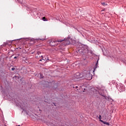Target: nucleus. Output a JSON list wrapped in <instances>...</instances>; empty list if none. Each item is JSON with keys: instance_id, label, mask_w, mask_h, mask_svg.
<instances>
[{"instance_id": "f03ea898", "label": "nucleus", "mask_w": 126, "mask_h": 126, "mask_svg": "<svg viewBox=\"0 0 126 126\" xmlns=\"http://www.w3.org/2000/svg\"><path fill=\"white\" fill-rule=\"evenodd\" d=\"M63 41V40L59 39L56 40L55 41H51L50 42L51 46H57L59 43H62V42Z\"/></svg>"}, {"instance_id": "2eb2a0df", "label": "nucleus", "mask_w": 126, "mask_h": 126, "mask_svg": "<svg viewBox=\"0 0 126 126\" xmlns=\"http://www.w3.org/2000/svg\"><path fill=\"white\" fill-rule=\"evenodd\" d=\"M11 70H15V68L12 67V68H11Z\"/></svg>"}, {"instance_id": "0eeeda50", "label": "nucleus", "mask_w": 126, "mask_h": 126, "mask_svg": "<svg viewBox=\"0 0 126 126\" xmlns=\"http://www.w3.org/2000/svg\"><path fill=\"white\" fill-rule=\"evenodd\" d=\"M100 122L101 123H103V124H104V125H106L107 126H109L110 125V124L109 123H108V122H104L102 120H100Z\"/></svg>"}, {"instance_id": "7ed1b4c3", "label": "nucleus", "mask_w": 126, "mask_h": 126, "mask_svg": "<svg viewBox=\"0 0 126 126\" xmlns=\"http://www.w3.org/2000/svg\"><path fill=\"white\" fill-rule=\"evenodd\" d=\"M75 77L76 78V79H79V78L83 77V75H82V74H81L80 73H77L75 75Z\"/></svg>"}, {"instance_id": "ddd939ff", "label": "nucleus", "mask_w": 126, "mask_h": 126, "mask_svg": "<svg viewBox=\"0 0 126 126\" xmlns=\"http://www.w3.org/2000/svg\"><path fill=\"white\" fill-rule=\"evenodd\" d=\"M7 44V42H5L3 44L2 46H3V47H5V46H6Z\"/></svg>"}, {"instance_id": "dca6fc26", "label": "nucleus", "mask_w": 126, "mask_h": 126, "mask_svg": "<svg viewBox=\"0 0 126 126\" xmlns=\"http://www.w3.org/2000/svg\"><path fill=\"white\" fill-rule=\"evenodd\" d=\"M17 58H18V56H16V57H14V59H17Z\"/></svg>"}, {"instance_id": "9d476101", "label": "nucleus", "mask_w": 126, "mask_h": 126, "mask_svg": "<svg viewBox=\"0 0 126 126\" xmlns=\"http://www.w3.org/2000/svg\"><path fill=\"white\" fill-rule=\"evenodd\" d=\"M41 54H42V52H41L40 51H38L36 55H37V56H39V55H41Z\"/></svg>"}, {"instance_id": "423d86ee", "label": "nucleus", "mask_w": 126, "mask_h": 126, "mask_svg": "<svg viewBox=\"0 0 126 126\" xmlns=\"http://www.w3.org/2000/svg\"><path fill=\"white\" fill-rule=\"evenodd\" d=\"M64 45L65 46V45H68L69 44V41L66 40L63 41Z\"/></svg>"}, {"instance_id": "f8f14e48", "label": "nucleus", "mask_w": 126, "mask_h": 126, "mask_svg": "<svg viewBox=\"0 0 126 126\" xmlns=\"http://www.w3.org/2000/svg\"><path fill=\"white\" fill-rule=\"evenodd\" d=\"M98 119L100 121V122H101V121H102L101 119H102V116H101V115L99 116Z\"/></svg>"}, {"instance_id": "1a4fd4ad", "label": "nucleus", "mask_w": 126, "mask_h": 126, "mask_svg": "<svg viewBox=\"0 0 126 126\" xmlns=\"http://www.w3.org/2000/svg\"><path fill=\"white\" fill-rule=\"evenodd\" d=\"M101 4H102L103 6H106V5H107V4H106L105 2H101Z\"/></svg>"}, {"instance_id": "20e7f679", "label": "nucleus", "mask_w": 126, "mask_h": 126, "mask_svg": "<svg viewBox=\"0 0 126 126\" xmlns=\"http://www.w3.org/2000/svg\"><path fill=\"white\" fill-rule=\"evenodd\" d=\"M41 57L42 58V60H43L44 61H46V58L45 59L43 58V55L40 56V55H35L36 59H40V58Z\"/></svg>"}, {"instance_id": "9b49d317", "label": "nucleus", "mask_w": 126, "mask_h": 126, "mask_svg": "<svg viewBox=\"0 0 126 126\" xmlns=\"http://www.w3.org/2000/svg\"><path fill=\"white\" fill-rule=\"evenodd\" d=\"M42 20H43V21H47V19H46V17H42Z\"/></svg>"}, {"instance_id": "f257e3e1", "label": "nucleus", "mask_w": 126, "mask_h": 126, "mask_svg": "<svg viewBox=\"0 0 126 126\" xmlns=\"http://www.w3.org/2000/svg\"><path fill=\"white\" fill-rule=\"evenodd\" d=\"M91 71H93L94 72V70H90V71H87L85 74V77L86 79H87L88 80H91L92 79V74H91Z\"/></svg>"}, {"instance_id": "39448f33", "label": "nucleus", "mask_w": 126, "mask_h": 126, "mask_svg": "<svg viewBox=\"0 0 126 126\" xmlns=\"http://www.w3.org/2000/svg\"><path fill=\"white\" fill-rule=\"evenodd\" d=\"M119 90H120V91H121V92H122V91H125V87H124L123 86H121L119 87Z\"/></svg>"}, {"instance_id": "6ab92c4d", "label": "nucleus", "mask_w": 126, "mask_h": 126, "mask_svg": "<svg viewBox=\"0 0 126 126\" xmlns=\"http://www.w3.org/2000/svg\"><path fill=\"white\" fill-rule=\"evenodd\" d=\"M76 88H78V87L76 86L75 87Z\"/></svg>"}, {"instance_id": "f3484780", "label": "nucleus", "mask_w": 126, "mask_h": 126, "mask_svg": "<svg viewBox=\"0 0 126 126\" xmlns=\"http://www.w3.org/2000/svg\"><path fill=\"white\" fill-rule=\"evenodd\" d=\"M40 40H41V41H44V40H45V38L40 39Z\"/></svg>"}, {"instance_id": "a211bd4d", "label": "nucleus", "mask_w": 126, "mask_h": 126, "mask_svg": "<svg viewBox=\"0 0 126 126\" xmlns=\"http://www.w3.org/2000/svg\"><path fill=\"white\" fill-rule=\"evenodd\" d=\"M39 62H42L41 59H40V60H39Z\"/></svg>"}, {"instance_id": "6e6552de", "label": "nucleus", "mask_w": 126, "mask_h": 126, "mask_svg": "<svg viewBox=\"0 0 126 126\" xmlns=\"http://www.w3.org/2000/svg\"><path fill=\"white\" fill-rule=\"evenodd\" d=\"M77 53H79L80 54H81V53H83V50L82 49H79L78 51H77Z\"/></svg>"}, {"instance_id": "4468645a", "label": "nucleus", "mask_w": 126, "mask_h": 126, "mask_svg": "<svg viewBox=\"0 0 126 126\" xmlns=\"http://www.w3.org/2000/svg\"><path fill=\"white\" fill-rule=\"evenodd\" d=\"M39 74L40 75L41 78H43V77H44V76H43V75L42 74V73H40Z\"/></svg>"}]
</instances>
